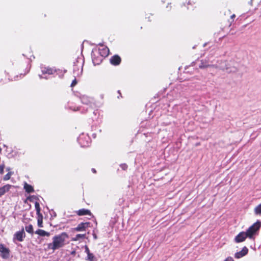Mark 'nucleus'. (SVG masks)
<instances>
[{
  "mask_svg": "<svg viewBox=\"0 0 261 261\" xmlns=\"http://www.w3.org/2000/svg\"><path fill=\"white\" fill-rule=\"evenodd\" d=\"M38 225L40 227H43V225H42V219H39L38 220Z\"/></svg>",
  "mask_w": 261,
  "mask_h": 261,
  "instance_id": "nucleus-28",
  "label": "nucleus"
},
{
  "mask_svg": "<svg viewBox=\"0 0 261 261\" xmlns=\"http://www.w3.org/2000/svg\"><path fill=\"white\" fill-rule=\"evenodd\" d=\"M23 188L28 193H31L34 191L33 187L26 182H24Z\"/></svg>",
  "mask_w": 261,
  "mask_h": 261,
  "instance_id": "nucleus-15",
  "label": "nucleus"
},
{
  "mask_svg": "<svg viewBox=\"0 0 261 261\" xmlns=\"http://www.w3.org/2000/svg\"><path fill=\"white\" fill-rule=\"evenodd\" d=\"M83 64L79 63L78 61L74 62L73 66V71L74 77L80 76L83 73Z\"/></svg>",
  "mask_w": 261,
  "mask_h": 261,
  "instance_id": "nucleus-4",
  "label": "nucleus"
},
{
  "mask_svg": "<svg viewBox=\"0 0 261 261\" xmlns=\"http://www.w3.org/2000/svg\"><path fill=\"white\" fill-rule=\"evenodd\" d=\"M92 170L93 172H94V173H95V172H96V170H95V169H92Z\"/></svg>",
  "mask_w": 261,
  "mask_h": 261,
  "instance_id": "nucleus-34",
  "label": "nucleus"
},
{
  "mask_svg": "<svg viewBox=\"0 0 261 261\" xmlns=\"http://www.w3.org/2000/svg\"><path fill=\"white\" fill-rule=\"evenodd\" d=\"M224 261H234L232 257L229 256L227 257Z\"/></svg>",
  "mask_w": 261,
  "mask_h": 261,
  "instance_id": "nucleus-30",
  "label": "nucleus"
},
{
  "mask_svg": "<svg viewBox=\"0 0 261 261\" xmlns=\"http://www.w3.org/2000/svg\"><path fill=\"white\" fill-rule=\"evenodd\" d=\"M35 209L36 210L37 213L39 214L40 212V207L39 203L36 202L35 204Z\"/></svg>",
  "mask_w": 261,
  "mask_h": 261,
  "instance_id": "nucleus-22",
  "label": "nucleus"
},
{
  "mask_svg": "<svg viewBox=\"0 0 261 261\" xmlns=\"http://www.w3.org/2000/svg\"><path fill=\"white\" fill-rule=\"evenodd\" d=\"M90 135L92 136L94 138H95V134L93 132H89V133L83 132L80 135L77 141L81 147H84L89 146L91 141Z\"/></svg>",
  "mask_w": 261,
  "mask_h": 261,
  "instance_id": "nucleus-2",
  "label": "nucleus"
},
{
  "mask_svg": "<svg viewBox=\"0 0 261 261\" xmlns=\"http://www.w3.org/2000/svg\"><path fill=\"white\" fill-rule=\"evenodd\" d=\"M97 53L100 55V56L102 57L103 59H104L109 55V49L106 46H102V48L98 49V51Z\"/></svg>",
  "mask_w": 261,
  "mask_h": 261,
  "instance_id": "nucleus-10",
  "label": "nucleus"
},
{
  "mask_svg": "<svg viewBox=\"0 0 261 261\" xmlns=\"http://www.w3.org/2000/svg\"><path fill=\"white\" fill-rule=\"evenodd\" d=\"M120 167L124 170H126L127 168V166L125 164L120 165Z\"/></svg>",
  "mask_w": 261,
  "mask_h": 261,
  "instance_id": "nucleus-29",
  "label": "nucleus"
},
{
  "mask_svg": "<svg viewBox=\"0 0 261 261\" xmlns=\"http://www.w3.org/2000/svg\"><path fill=\"white\" fill-rule=\"evenodd\" d=\"M35 233L39 235L40 236H47L49 237L50 236V233L48 232H47L44 230L42 229H38L35 231Z\"/></svg>",
  "mask_w": 261,
  "mask_h": 261,
  "instance_id": "nucleus-17",
  "label": "nucleus"
},
{
  "mask_svg": "<svg viewBox=\"0 0 261 261\" xmlns=\"http://www.w3.org/2000/svg\"><path fill=\"white\" fill-rule=\"evenodd\" d=\"M1 151H2V149H1V148L0 147V152H1Z\"/></svg>",
  "mask_w": 261,
  "mask_h": 261,
  "instance_id": "nucleus-36",
  "label": "nucleus"
},
{
  "mask_svg": "<svg viewBox=\"0 0 261 261\" xmlns=\"http://www.w3.org/2000/svg\"><path fill=\"white\" fill-rule=\"evenodd\" d=\"M248 252V249L246 247L243 248L241 251L237 252L234 254V257L236 258H240L246 255Z\"/></svg>",
  "mask_w": 261,
  "mask_h": 261,
  "instance_id": "nucleus-12",
  "label": "nucleus"
},
{
  "mask_svg": "<svg viewBox=\"0 0 261 261\" xmlns=\"http://www.w3.org/2000/svg\"><path fill=\"white\" fill-rule=\"evenodd\" d=\"M93 237H94V238L95 239H97V237H96V236L95 234H94V235H93Z\"/></svg>",
  "mask_w": 261,
  "mask_h": 261,
  "instance_id": "nucleus-35",
  "label": "nucleus"
},
{
  "mask_svg": "<svg viewBox=\"0 0 261 261\" xmlns=\"http://www.w3.org/2000/svg\"><path fill=\"white\" fill-rule=\"evenodd\" d=\"M0 83H1V86L4 85L5 84V83H4V82H3V79H1V80Z\"/></svg>",
  "mask_w": 261,
  "mask_h": 261,
  "instance_id": "nucleus-32",
  "label": "nucleus"
},
{
  "mask_svg": "<svg viewBox=\"0 0 261 261\" xmlns=\"http://www.w3.org/2000/svg\"><path fill=\"white\" fill-rule=\"evenodd\" d=\"M236 17V15L235 14H232V15H231L230 16V18L232 19V21H233V19L234 18Z\"/></svg>",
  "mask_w": 261,
  "mask_h": 261,
  "instance_id": "nucleus-31",
  "label": "nucleus"
},
{
  "mask_svg": "<svg viewBox=\"0 0 261 261\" xmlns=\"http://www.w3.org/2000/svg\"><path fill=\"white\" fill-rule=\"evenodd\" d=\"M25 237V233L23 228L20 231H18L15 233L13 236V241L14 243H16V241L19 242H22Z\"/></svg>",
  "mask_w": 261,
  "mask_h": 261,
  "instance_id": "nucleus-5",
  "label": "nucleus"
},
{
  "mask_svg": "<svg viewBox=\"0 0 261 261\" xmlns=\"http://www.w3.org/2000/svg\"><path fill=\"white\" fill-rule=\"evenodd\" d=\"M110 63L114 66H118L121 62V58L118 55H115L110 59Z\"/></svg>",
  "mask_w": 261,
  "mask_h": 261,
  "instance_id": "nucleus-7",
  "label": "nucleus"
},
{
  "mask_svg": "<svg viewBox=\"0 0 261 261\" xmlns=\"http://www.w3.org/2000/svg\"><path fill=\"white\" fill-rule=\"evenodd\" d=\"M25 230L28 233L33 234L34 233L33 227L32 225L30 224L25 226Z\"/></svg>",
  "mask_w": 261,
  "mask_h": 261,
  "instance_id": "nucleus-19",
  "label": "nucleus"
},
{
  "mask_svg": "<svg viewBox=\"0 0 261 261\" xmlns=\"http://www.w3.org/2000/svg\"><path fill=\"white\" fill-rule=\"evenodd\" d=\"M85 252L87 254V260L88 261H94V260L95 259L94 255L90 252L89 248L86 245L85 246Z\"/></svg>",
  "mask_w": 261,
  "mask_h": 261,
  "instance_id": "nucleus-13",
  "label": "nucleus"
},
{
  "mask_svg": "<svg viewBox=\"0 0 261 261\" xmlns=\"http://www.w3.org/2000/svg\"><path fill=\"white\" fill-rule=\"evenodd\" d=\"M261 226V222L257 221L254 223L252 225L250 226L246 231V233L248 236V238L249 239H252L254 235L257 232Z\"/></svg>",
  "mask_w": 261,
  "mask_h": 261,
  "instance_id": "nucleus-3",
  "label": "nucleus"
},
{
  "mask_svg": "<svg viewBox=\"0 0 261 261\" xmlns=\"http://www.w3.org/2000/svg\"><path fill=\"white\" fill-rule=\"evenodd\" d=\"M254 213L256 215L261 214V203L255 207Z\"/></svg>",
  "mask_w": 261,
  "mask_h": 261,
  "instance_id": "nucleus-20",
  "label": "nucleus"
},
{
  "mask_svg": "<svg viewBox=\"0 0 261 261\" xmlns=\"http://www.w3.org/2000/svg\"><path fill=\"white\" fill-rule=\"evenodd\" d=\"M92 58L94 65H99L103 60V57L97 53H93L92 55Z\"/></svg>",
  "mask_w": 261,
  "mask_h": 261,
  "instance_id": "nucleus-6",
  "label": "nucleus"
},
{
  "mask_svg": "<svg viewBox=\"0 0 261 261\" xmlns=\"http://www.w3.org/2000/svg\"><path fill=\"white\" fill-rule=\"evenodd\" d=\"M89 225V222H82L80 223L74 229L77 231H82L85 230L86 228L88 227Z\"/></svg>",
  "mask_w": 261,
  "mask_h": 261,
  "instance_id": "nucleus-11",
  "label": "nucleus"
},
{
  "mask_svg": "<svg viewBox=\"0 0 261 261\" xmlns=\"http://www.w3.org/2000/svg\"><path fill=\"white\" fill-rule=\"evenodd\" d=\"M247 237H248V236L246 232H241L236 237L235 241L237 243L242 242L245 241Z\"/></svg>",
  "mask_w": 261,
  "mask_h": 261,
  "instance_id": "nucleus-9",
  "label": "nucleus"
},
{
  "mask_svg": "<svg viewBox=\"0 0 261 261\" xmlns=\"http://www.w3.org/2000/svg\"><path fill=\"white\" fill-rule=\"evenodd\" d=\"M0 252L2 253V256L3 258L7 259L9 257V250L5 247L2 244H0Z\"/></svg>",
  "mask_w": 261,
  "mask_h": 261,
  "instance_id": "nucleus-8",
  "label": "nucleus"
},
{
  "mask_svg": "<svg viewBox=\"0 0 261 261\" xmlns=\"http://www.w3.org/2000/svg\"><path fill=\"white\" fill-rule=\"evenodd\" d=\"M86 235L85 234H77L76 235L73 240L77 241L80 239H83L85 238Z\"/></svg>",
  "mask_w": 261,
  "mask_h": 261,
  "instance_id": "nucleus-21",
  "label": "nucleus"
},
{
  "mask_svg": "<svg viewBox=\"0 0 261 261\" xmlns=\"http://www.w3.org/2000/svg\"><path fill=\"white\" fill-rule=\"evenodd\" d=\"M12 187L10 185H6L0 188V197L4 195L7 192H8L11 187Z\"/></svg>",
  "mask_w": 261,
  "mask_h": 261,
  "instance_id": "nucleus-14",
  "label": "nucleus"
},
{
  "mask_svg": "<svg viewBox=\"0 0 261 261\" xmlns=\"http://www.w3.org/2000/svg\"><path fill=\"white\" fill-rule=\"evenodd\" d=\"M68 237L66 232H62L54 236L53 238V242L48 244V248L54 251L63 247L65 245V241Z\"/></svg>",
  "mask_w": 261,
  "mask_h": 261,
  "instance_id": "nucleus-1",
  "label": "nucleus"
},
{
  "mask_svg": "<svg viewBox=\"0 0 261 261\" xmlns=\"http://www.w3.org/2000/svg\"><path fill=\"white\" fill-rule=\"evenodd\" d=\"M5 168V165L4 164L0 165V173L3 174L4 173V170Z\"/></svg>",
  "mask_w": 261,
  "mask_h": 261,
  "instance_id": "nucleus-27",
  "label": "nucleus"
},
{
  "mask_svg": "<svg viewBox=\"0 0 261 261\" xmlns=\"http://www.w3.org/2000/svg\"><path fill=\"white\" fill-rule=\"evenodd\" d=\"M43 74H53L55 70L50 67H44L42 69Z\"/></svg>",
  "mask_w": 261,
  "mask_h": 261,
  "instance_id": "nucleus-16",
  "label": "nucleus"
},
{
  "mask_svg": "<svg viewBox=\"0 0 261 261\" xmlns=\"http://www.w3.org/2000/svg\"><path fill=\"white\" fill-rule=\"evenodd\" d=\"M11 175V172L8 173L4 177V180H8L10 178Z\"/></svg>",
  "mask_w": 261,
  "mask_h": 261,
  "instance_id": "nucleus-24",
  "label": "nucleus"
},
{
  "mask_svg": "<svg viewBox=\"0 0 261 261\" xmlns=\"http://www.w3.org/2000/svg\"><path fill=\"white\" fill-rule=\"evenodd\" d=\"M77 81L76 78L75 77L74 79L72 81L70 86L71 87H73L77 84Z\"/></svg>",
  "mask_w": 261,
  "mask_h": 261,
  "instance_id": "nucleus-26",
  "label": "nucleus"
},
{
  "mask_svg": "<svg viewBox=\"0 0 261 261\" xmlns=\"http://www.w3.org/2000/svg\"><path fill=\"white\" fill-rule=\"evenodd\" d=\"M118 93L120 94V96L122 97L120 90L118 91Z\"/></svg>",
  "mask_w": 261,
  "mask_h": 261,
  "instance_id": "nucleus-33",
  "label": "nucleus"
},
{
  "mask_svg": "<svg viewBox=\"0 0 261 261\" xmlns=\"http://www.w3.org/2000/svg\"><path fill=\"white\" fill-rule=\"evenodd\" d=\"M209 66V65L208 64H204L203 63V61L202 60L201 61V64L199 65V67L200 68H206L207 67Z\"/></svg>",
  "mask_w": 261,
  "mask_h": 261,
  "instance_id": "nucleus-23",
  "label": "nucleus"
},
{
  "mask_svg": "<svg viewBox=\"0 0 261 261\" xmlns=\"http://www.w3.org/2000/svg\"><path fill=\"white\" fill-rule=\"evenodd\" d=\"M77 214L79 216H83V215H90L91 212L88 210H86V209L83 208V209H81V210H79L77 212Z\"/></svg>",
  "mask_w": 261,
  "mask_h": 261,
  "instance_id": "nucleus-18",
  "label": "nucleus"
},
{
  "mask_svg": "<svg viewBox=\"0 0 261 261\" xmlns=\"http://www.w3.org/2000/svg\"><path fill=\"white\" fill-rule=\"evenodd\" d=\"M28 66V67L27 68V69H26V70H25V71L24 73H20V77H21V75H23V76H24V75H25L26 74H27L28 73H29V72L30 71V66Z\"/></svg>",
  "mask_w": 261,
  "mask_h": 261,
  "instance_id": "nucleus-25",
  "label": "nucleus"
}]
</instances>
